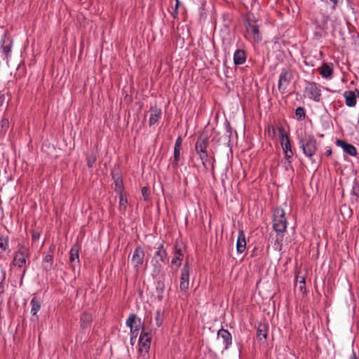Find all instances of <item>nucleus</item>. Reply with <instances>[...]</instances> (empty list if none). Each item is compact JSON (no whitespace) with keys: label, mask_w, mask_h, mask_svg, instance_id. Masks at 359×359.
<instances>
[{"label":"nucleus","mask_w":359,"mask_h":359,"mask_svg":"<svg viewBox=\"0 0 359 359\" xmlns=\"http://www.w3.org/2000/svg\"><path fill=\"white\" fill-rule=\"evenodd\" d=\"M113 180L114 181L115 184V188L114 190L116 192L121 194L122 193L123 189V184L121 177L119 176L118 174L113 175Z\"/></svg>","instance_id":"nucleus-24"},{"label":"nucleus","mask_w":359,"mask_h":359,"mask_svg":"<svg viewBox=\"0 0 359 359\" xmlns=\"http://www.w3.org/2000/svg\"><path fill=\"white\" fill-rule=\"evenodd\" d=\"M336 144L337 146L341 147L344 152L351 156H355L358 154L357 149L353 145L347 143L344 140H337Z\"/></svg>","instance_id":"nucleus-16"},{"label":"nucleus","mask_w":359,"mask_h":359,"mask_svg":"<svg viewBox=\"0 0 359 359\" xmlns=\"http://www.w3.org/2000/svg\"><path fill=\"white\" fill-rule=\"evenodd\" d=\"M176 1V4H175V8L174 9H176L178 11V7H179V5H180V1L179 0H175Z\"/></svg>","instance_id":"nucleus-52"},{"label":"nucleus","mask_w":359,"mask_h":359,"mask_svg":"<svg viewBox=\"0 0 359 359\" xmlns=\"http://www.w3.org/2000/svg\"><path fill=\"white\" fill-rule=\"evenodd\" d=\"M305 91L309 99L320 102L321 97V90L320 87L315 82H308L305 88Z\"/></svg>","instance_id":"nucleus-10"},{"label":"nucleus","mask_w":359,"mask_h":359,"mask_svg":"<svg viewBox=\"0 0 359 359\" xmlns=\"http://www.w3.org/2000/svg\"><path fill=\"white\" fill-rule=\"evenodd\" d=\"M295 114L297 117V119L302 121L305 118L306 114L304 108L302 107H299L295 110Z\"/></svg>","instance_id":"nucleus-34"},{"label":"nucleus","mask_w":359,"mask_h":359,"mask_svg":"<svg viewBox=\"0 0 359 359\" xmlns=\"http://www.w3.org/2000/svg\"><path fill=\"white\" fill-rule=\"evenodd\" d=\"M278 133L280 144L283 152L285 153V158L288 163H290L294 154L292 150L289 136L286 134L283 127L278 128Z\"/></svg>","instance_id":"nucleus-6"},{"label":"nucleus","mask_w":359,"mask_h":359,"mask_svg":"<svg viewBox=\"0 0 359 359\" xmlns=\"http://www.w3.org/2000/svg\"><path fill=\"white\" fill-rule=\"evenodd\" d=\"M319 74L323 78H330L333 74V65L332 63H323L318 69Z\"/></svg>","instance_id":"nucleus-17"},{"label":"nucleus","mask_w":359,"mask_h":359,"mask_svg":"<svg viewBox=\"0 0 359 359\" xmlns=\"http://www.w3.org/2000/svg\"><path fill=\"white\" fill-rule=\"evenodd\" d=\"M5 288L2 283H0V296L4 292Z\"/></svg>","instance_id":"nucleus-47"},{"label":"nucleus","mask_w":359,"mask_h":359,"mask_svg":"<svg viewBox=\"0 0 359 359\" xmlns=\"http://www.w3.org/2000/svg\"><path fill=\"white\" fill-rule=\"evenodd\" d=\"M135 340H136V339H135V338H133L132 337H130V344H131L132 345H133V344H135Z\"/></svg>","instance_id":"nucleus-54"},{"label":"nucleus","mask_w":359,"mask_h":359,"mask_svg":"<svg viewBox=\"0 0 359 359\" xmlns=\"http://www.w3.org/2000/svg\"><path fill=\"white\" fill-rule=\"evenodd\" d=\"M215 158L214 156L212 157V163H211V170H212V172H214V170H215Z\"/></svg>","instance_id":"nucleus-46"},{"label":"nucleus","mask_w":359,"mask_h":359,"mask_svg":"<svg viewBox=\"0 0 359 359\" xmlns=\"http://www.w3.org/2000/svg\"><path fill=\"white\" fill-rule=\"evenodd\" d=\"M141 192L144 201L148 200L149 196V189L146 187H144L142 188Z\"/></svg>","instance_id":"nucleus-39"},{"label":"nucleus","mask_w":359,"mask_h":359,"mask_svg":"<svg viewBox=\"0 0 359 359\" xmlns=\"http://www.w3.org/2000/svg\"><path fill=\"white\" fill-rule=\"evenodd\" d=\"M190 271L191 267L185 264L181 270L180 287L182 291L186 292L189 289Z\"/></svg>","instance_id":"nucleus-11"},{"label":"nucleus","mask_w":359,"mask_h":359,"mask_svg":"<svg viewBox=\"0 0 359 359\" xmlns=\"http://www.w3.org/2000/svg\"><path fill=\"white\" fill-rule=\"evenodd\" d=\"M93 321V316L90 313H84L81 316L80 323L83 329H86L90 327Z\"/></svg>","instance_id":"nucleus-22"},{"label":"nucleus","mask_w":359,"mask_h":359,"mask_svg":"<svg viewBox=\"0 0 359 359\" xmlns=\"http://www.w3.org/2000/svg\"><path fill=\"white\" fill-rule=\"evenodd\" d=\"M300 147L302 149L304 154L309 158H311L316 154V140L313 135H308L302 138L300 142Z\"/></svg>","instance_id":"nucleus-5"},{"label":"nucleus","mask_w":359,"mask_h":359,"mask_svg":"<svg viewBox=\"0 0 359 359\" xmlns=\"http://www.w3.org/2000/svg\"><path fill=\"white\" fill-rule=\"evenodd\" d=\"M39 237H40V233L39 232H36V231H32V239L33 241H38Z\"/></svg>","instance_id":"nucleus-42"},{"label":"nucleus","mask_w":359,"mask_h":359,"mask_svg":"<svg viewBox=\"0 0 359 359\" xmlns=\"http://www.w3.org/2000/svg\"><path fill=\"white\" fill-rule=\"evenodd\" d=\"M31 304H32L31 313L32 314V316H36L37 318L38 316H36V314L41 309V302L39 299H37L36 297H34L32 298V299L31 301Z\"/></svg>","instance_id":"nucleus-25"},{"label":"nucleus","mask_w":359,"mask_h":359,"mask_svg":"<svg viewBox=\"0 0 359 359\" xmlns=\"http://www.w3.org/2000/svg\"><path fill=\"white\" fill-rule=\"evenodd\" d=\"M292 78L291 72L286 69H283L279 76L278 88L281 94H285L287 92V89L290 83Z\"/></svg>","instance_id":"nucleus-9"},{"label":"nucleus","mask_w":359,"mask_h":359,"mask_svg":"<svg viewBox=\"0 0 359 359\" xmlns=\"http://www.w3.org/2000/svg\"><path fill=\"white\" fill-rule=\"evenodd\" d=\"M217 337H221L225 344L224 348L226 350L232 343V337L231 333L225 329H220L217 332Z\"/></svg>","instance_id":"nucleus-18"},{"label":"nucleus","mask_w":359,"mask_h":359,"mask_svg":"<svg viewBox=\"0 0 359 359\" xmlns=\"http://www.w3.org/2000/svg\"><path fill=\"white\" fill-rule=\"evenodd\" d=\"M9 247V236L7 233L0 231V249L6 251Z\"/></svg>","instance_id":"nucleus-23"},{"label":"nucleus","mask_w":359,"mask_h":359,"mask_svg":"<svg viewBox=\"0 0 359 359\" xmlns=\"http://www.w3.org/2000/svg\"><path fill=\"white\" fill-rule=\"evenodd\" d=\"M139 352L148 353L151 346V335L149 332H142L139 340Z\"/></svg>","instance_id":"nucleus-12"},{"label":"nucleus","mask_w":359,"mask_h":359,"mask_svg":"<svg viewBox=\"0 0 359 359\" xmlns=\"http://www.w3.org/2000/svg\"><path fill=\"white\" fill-rule=\"evenodd\" d=\"M344 97L346 105L349 107H353L356 105L357 97H359V90L358 89L355 90H346L344 93Z\"/></svg>","instance_id":"nucleus-14"},{"label":"nucleus","mask_w":359,"mask_h":359,"mask_svg":"<svg viewBox=\"0 0 359 359\" xmlns=\"http://www.w3.org/2000/svg\"><path fill=\"white\" fill-rule=\"evenodd\" d=\"M171 15L173 17V18H177L178 11L176 9H174L173 11L171 13Z\"/></svg>","instance_id":"nucleus-45"},{"label":"nucleus","mask_w":359,"mask_h":359,"mask_svg":"<svg viewBox=\"0 0 359 359\" xmlns=\"http://www.w3.org/2000/svg\"><path fill=\"white\" fill-rule=\"evenodd\" d=\"M4 100H5L4 94H1L0 93V103H1V104L4 102Z\"/></svg>","instance_id":"nucleus-49"},{"label":"nucleus","mask_w":359,"mask_h":359,"mask_svg":"<svg viewBox=\"0 0 359 359\" xmlns=\"http://www.w3.org/2000/svg\"><path fill=\"white\" fill-rule=\"evenodd\" d=\"M208 161V158H205V160L201 161L203 166V169L205 172H207L208 170V163H207Z\"/></svg>","instance_id":"nucleus-44"},{"label":"nucleus","mask_w":359,"mask_h":359,"mask_svg":"<svg viewBox=\"0 0 359 359\" xmlns=\"http://www.w3.org/2000/svg\"><path fill=\"white\" fill-rule=\"evenodd\" d=\"M144 252L142 247L137 246L133 252L131 262L134 267L138 270L143 264Z\"/></svg>","instance_id":"nucleus-13"},{"label":"nucleus","mask_w":359,"mask_h":359,"mask_svg":"<svg viewBox=\"0 0 359 359\" xmlns=\"http://www.w3.org/2000/svg\"><path fill=\"white\" fill-rule=\"evenodd\" d=\"M126 324L130 329L134 328L137 330H140L142 327L141 319L134 313L129 315Z\"/></svg>","instance_id":"nucleus-15"},{"label":"nucleus","mask_w":359,"mask_h":359,"mask_svg":"<svg viewBox=\"0 0 359 359\" xmlns=\"http://www.w3.org/2000/svg\"><path fill=\"white\" fill-rule=\"evenodd\" d=\"M180 151L181 149H174L173 151V161L172 165L174 168H177L179 166V161L180 158Z\"/></svg>","instance_id":"nucleus-30"},{"label":"nucleus","mask_w":359,"mask_h":359,"mask_svg":"<svg viewBox=\"0 0 359 359\" xmlns=\"http://www.w3.org/2000/svg\"><path fill=\"white\" fill-rule=\"evenodd\" d=\"M30 255L31 252L28 247L23 243L18 244L17 250L14 253L13 259L12 261V265L19 269L23 268L22 277L27 271L26 264Z\"/></svg>","instance_id":"nucleus-1"},{"label":"nucleus","mask_w":359,"mask_h":359,"mask_svg":"<svg viewBox=\"0 0 359 359\" xmlns=\"http://www.w3.org/2000/svg\"><path fill=\"white\" fill-rule=\"evenodd\" d=\"M5 279V272L4 273V275H3V280Z\"/></svg>","instance_id":"nucleus-57"},{"label":"nucleus","mask_w":359,"mask_h":359,"mask_svg":"<svg viewBox=\"0 0 359 359\" xmlns=\"http://www.w3.org/2000/svg\"><path fill=\"white\" fill-rule=\"evenodd\" d=\"M9 128V121L6 118L1 119L0 122V133L5 134Z\"/></svg>","instance_id":"nucleus-33"},{"label":"nucleus","mask_w":359,"mask_h":359,"mask_svg":"<svg viewBox=\"0 0 359 359\" xmlns=\"http://www.w3.org/2000/svg\"><path fill=\"white\" fill-rule=\"evenodd\" d=\"M246 60V53L243 50H236L233 55V62L236 65H243Z\"/></svg>","instance_id":"nucleus-21"},{"label":"nucleus","mask_w":359,"mask_h":359,"mask_svg":"<svg viewBox=\"0 0 359 359\" xmlns=\"http://www.w3.org/2000/svg\"><path fill=\"white\" fill-rule=\"evenodd\" d=\"M271 132H272L273 134L275 133V129H274V128L273 126L269 127V133H271Z\"/></svg>","instance_id":"nucleus-50"},{"label":"nucleus","mask_w":359,"mask_h":359,"mask_svg":"<svg viewBox=\"0 0 359 359\" xmlns=\"http://www.w3.org/2000/svg\"><path fill=\"white\" fill-rule=\"evenodd\" d=\"M247 36H249L254 41H259L262 37L259 34V25L255 18L248 16L244 20Z\"/></svg>","instance_id":"nucleus-4"},{"label":"nucleus","mask_w":359,"mask_h":359,"mask_svg":"<svg viewBox=\"0 0 359 359\" xmlns=\"http://www.w3.org/2000/svg\"><path fill=\"white\" fill-rule=\"evenodd\" d=\"M227 126H228L229 130H230V123H227Z\"/></svg>","instance_id":"nucleus-56"},{"label":"nucleus","mask_w":359,"mask_h":359,"mask_svg":"<svg viewBox=\"0 0 359 359\" xmlns=\"http://www.w3.org/2000/svg\"><path fill=\"white\" fill-rule=\"evenodd\" d=\"M332 154V150L331 149H328L325 151V155L329 156Z\"/></svg>","instance_id":"nucleus-53"},{"label":"nucleus","mask_w":359,"mask_h":359,"mask_svg":"<svg viewBox=\"0 0 359 359\" xmlns=\"http://www.w3.org/2000/svg\"><path fill=\"white\" fill-rule=\"evenodd\" d=\"M328 18V16L321 15L313 20V24L315 25L313 32L315 39L319 40L326 36Z\"/></svg>","instance_id":"nucleus-3"},{"label":"nucleus","mask_w":359,"mask_h":359,"mask_svg":"<svg viewBox=\"0 0 359 359\" xmlns=\"http://www.w3.org/2000/svg\"><path fill=\"white\" fill-rule=\"evenodd\" d=\"M151 114L149 117V126L154 125L161 116V109L154 107L150 109Z\"/></svg>","instance_id":"nucleus-20"},{"label":"nucleus","mask_w":359,"mask_h":359,"mask_svg":"<svg viewBox=\"0 0 359 359\" xmlns=\"http://www.w3.org/2000/svg\"><path fill=\"white\" fill-rule=\"evenodd\" d=\"M43 269L46 271H49L52 269L53 263V256L52 254H48L43 258Z\"/></svg>","instance_id":"nucleus-26"},{"label":"nucleus","mask_w":359,"mask_h":359,"mask_svg":"<svg viewBox=\"0 0 359 359\" xmlns=\"http://www.w3.org/2000/svg\"><path fill=\"white\" fill-rule=\"evenodd\" d=\"M183 253H180L179 255H175L172 259V264L178 268L181 265V262L183 259Z\"/></svg>","instance_id":"nucleus-36"},{"label":"nucleus","mask_w":359,"mask_h":359,"mask_svg":"<svg viewBox=\"0 0 359 359\" xmlns=\"http://www.w3.org/2000/svg\"><path fill=\"white\" fill-rule=\"evenodd\" d=\"M127 204V198L124 197L122 193L119 194V210L122 212H125Z\"/></svg>","instance_id":"nucleus-31"},{"label":"nucleus","mask_w":359,"mask_h":359,"mask_svg":"<svg viewBox=\"0 0 359 359\" xmlns=\"http://www.w3.org/2000/svg\"><path fill=\"white\" fill-rule=\"evenodd\" d=\"M140 330H137L136 329L132 328L130 329V337L133 338H137Z\"/></svg>","instance_id":"nucleus-43"},{"label":"nucleus","mask_w":359,"mask_h":359,"mask_svg":"<svg viewBox=\"0 0 359 359\" xmlns=\"http://www.w3.org/2000/svg\"><path fill=\"white\" fill-rule=\"evenodd\" d=\"M267 337V328L265 325H260L257 331V338L259 340L266 339Z\"/></svg>","instance_id":"nucleus-28"},{"label":"nucleus","mask_w":359,"mask_h":359,"mask_svg":"<svg viewBox=\"0 0 359 359\" xmlns=\"http://www.w3.org/2000/svg\"><path fill=\"white\" fill-rule=\"evenodd\" d=\"M273 228L278 233H283L287 229V219L283 209L277 208L273 210Z\"/></svg>","instance_id":"nucleus-2"},{"label":"nucleus","mask_w":359,"mask_h":359,"mask_svg":"<svg viewBox=\"0 0 359 359\" xmlns=\"http://www.w3.org/2000/svg\"><path fill=\"white\" fill-rule=\"evenodd\" d=\"M245 248H246L245 236L244 231L243 230H240L238 232V238H237L236 250L238 253H242L245 251Z\"/></svg>","instance_id":"nucleus-19"},{"label":"nucleus","mask_w":359,"mask_h":359,"mask_svg":"<svg viewBox=\"0 0 359 359\" xmlns=\"http://www.w3.org/2000/svg\"><path fill=\"white\" fill-rule=\"evenodd\" d=\"M69 261L70 262H74V261H77L79 262V249L77 247H73L69 252Z\"/></svg>","instance_id":"nucleus-29"},{"label":"nucleus","mask_w":359,"mask_h":359,"mask_svg":"<svg viewBox=\"0 0 359 359\" xmlns=\"http://www.w3.org/2000/svg\"><path fill=\"white\" fill-rule=\"evenodd\" d=\"M156 324L158 327L161 326L163 321V315L161 313V311L158 310L156 312L155 316Z\"/></svg>","instance_id":"nucleus-37"},{"label":"nucleus","mask_w":359,"mask_h":359,"mask_svg":"<svg viewBox=\"0 0 359 359\" xmlns=\"http://www.w3.org/2000/svg\"><path fill=\"white\" fill-rule=\"evenodd\" d=\"M182 144V138L181 136H179L175 143L174 149H181Z\"/></svg>","instance_id":"nucleus-40"},{"label":"nucleus","mask_w":359,"mask_h":359,"mask_svg":"<svg viewBox=\"0 0 359 359\" xmlns=\"http://www.w3.org/2000/svg\"><path fill=\"white\" fill-rule=\"evenodd\" d=\"M327 7L334 10L339 4H341L343 0H321Z\"/></svg>","instance_id":"nucleus-32"},{"label":"nucleus","mask_w":359,"mask_h":359,"mask_svg":"<svg viewBox=\"0 0 359 359\" xmlns=\"http://www.w3.org/2000/svg\"><path fill=\"white\" fill-rule=\"evenodd\" d=\"M352 194L359 197V182L357 180H354L352 187Z\"/></svg>","instance_id":"nucleus-38"},{"label":"nucleus","mask_w":359,"mask_h":359,"mask_svg":"<svg viewBox=\"0 0 359 359\" xmlns=\"http://www.w3.org/2000/svg\"><path fill=\"white\" fill-rule=\"evenodd\" d=\"M97 157L94 153L87 155V165L88 168H92L96 161Z\"/></svg>","instance_id":"nucleus-35"},{"label":"nucleus","mask_w":359,"mask_h":359,"mask_svg":"<svg viewBox=\"0 0 359 359\" xmlns=\"http://www.w3.org/2000/svg\"><path fill=\"white\" fill-rule=\"evenodd\" d=\"M350 359H358L357 357H356V355H355V353L354 352H353V354H352V355H351Z\"/></svg>","instance_id":"nucleus-55"},{"label":"nucleus","mask_w":359,"mask_h":359,"mask_svg":"<svg viewBox=\"0 0 359 359\" xmlns=\"http://www.w3.org/2000/svg\"><path fill=\"white\" fill-rule=\"evenodd\" d=\"M180 253H182V250L180 248H178L175 246V255H179Z\"/></svg>","instance_id":"nucleus-48"},{"label":"nucleus","mask_w":359,"mask_h":359,"mask_svg":"<svg viewBox=\"0 0 359 359\" xmlns=\"http://www.w3.org/2000/svg\"><path fill=\"white\" fill-rule=\"evenodd\" d=\"M156 290H158L159 293H162L163 292L164 283L162 281L159 280L157 282Z\"/></svg>","instance_id":"nucleus-41"},{"label":"nucleus","mask_w":359,"mask_h":359,"mask_svg":"<svg viewBox=\"0 0 359 359\" xmlns=\"http://www.w3.org/2000/svg\"><path fill=\"white\" fill-rule=\"evenodd\" d=\"M176 1V4H175V8L174 9H176L178 11V7H179V5H180V1L179 0H175Z\"/></svg>","instance_id":"nucleus-51"},{"label":"nucleus","mask_w":359,"mask_h":359,"mask_svg":"<svg viewBox=\"0 0 359 359\" xmlns=\"http://www.w3.org/2000/svg\"><path fill=\"white\" fill-rule=\"evenodd\" d=\"M208 138L205 135H200L195 143L194 149L196 154L199 156L201 161H204L208 158Z\"/></svg>","instance_id":"nucleus-8"},{"label":"nucleus","mask_w":359,"mask_h":359,"mask_svg":"<svg viewBox=\"0 0 359 359\" xmlns=\"http://www.w3.org/2000/svg\"><path fill=\"white\" fill-rule=\"evenodd\" d=\"M296 287H297L302 292H306V283L304 276H300L298 274L296 275Z\"/></svg>","instance_id":"nucleus-27"},{"label":"nucleus","mask_w":359,"mask_h":359,"mask_svg":"<svg viewBox=\"0 0 359 359\" xmlns=\"http://www.w3.org/2000/svg\"><path fill=\"white\" fill-rule=\"evenodd\" d=\"M163 243H161L158 248L157 251L155 253L154 257L152 259V262H155V264H154V269H153V275L157 276L160 273L161 269H162V264L159 261H161L163 263H165V261L168 259L167 258V252L163 248Z\"/></svg>","instance_id":"nucleus-7"}]
</instances>
